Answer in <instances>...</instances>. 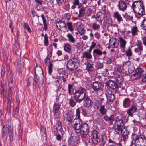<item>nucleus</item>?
Listing matches in <instances>:
<instances>
[{
    "mask_svg": "<svg viewBox=\"0 0 146 146\" xmlns=\"http://www.w3.org/2000/svg\"><path fill=\"white\" fill-rule=\"evenodd\" d=\"M66 29H68L70 31L72 32L74 29L73 27L72 22H66Z\"/></svg>",
    "mask_w": 146,
    "mask_h": 146,
    "instance_id": "f704fd0d",
    "label": "nucleus"
},
{
    "mask_svg": "<svg viewBox=\"0 0 146 146\" xmlns=\"http://www.w3.org/2000/svg\"><path fill=\"white\" fill-rule=\"evenodd\" d=\"M137 45L138 46V48H139V49L141 51L143 50V49L142 46V42L141 41L138 40V43L137 44Z\"/></svg>",
    "mask_w": 146,
    "mask_h": 146,
    "instance_id": "6e6d98bb",
    "label": "nucleus"
},
{
    "mask_svg": "<svg viewBox=\"0 0 146 146\" xmlns=\"http://www.w3.org/2000/svg\"><path fill=\"white\" fill-rule=\"evenodd\" d=\"M124 125V122L122 119H116L113 125V129L116 134H119L121 132Z\"/></svg>",
    "mask_w": 146,
    "mask_h": 146,
    "instance_id": "20e7f679",
    "label": "nucleus"
},
{
    "mask_svg": "<svg viewBox=\"0 0 146 146\" xmlns=\"http://www.w3.org/2000/svg\"><path fill=\"white\" fill-rule=\"evenodd\" d=\"M103 14L104 15V19L105 20H107L110 21L111 20L110 19L111 15L109 11H106V12Z\"/></svg>",
    "mask_w": 146,
    "mask_h": 146,
    "instance_id": "58836bf2",
    "label": "nucleus"
},
{
    "mask_svg": "<svg viewBox=\"0 0 146 146\" xmlns=\"http://www.w3.org/2000/svg\"><path fill=\"white\" fill-rule=\"evenodd\" d=\"M1 77L3 78L5 74V69L4 68L1 69Z\"/></svg>",
    "mask_w": 146,
    "mask_h": 146,
    "instance_id": "680f3d73",
    "label": "nucleus"
},
{
    "mask_svg": "<svg viewBox=\"0 0 146 146\" xmlns=\"http://www.w3.org/2000/svg\"><path fill=\"white\" fill-rule=\"evenodd\" d=\"M105 94L108 100V102H107L108 101L110 102H112L115 99V95L111 92H110V93L108 92V93H106Z\"/></svg>",
    "mask_w": 146,
    "mask_h": 146,
    "instance_id": "5701e85b",
    "label": "nucleus"
},
{
    "mask_svg": "<svg viewBox=\"0 0 146 146\" xmlns=\"http://www.w3.org/2000/svg\"><path fill=\"white\" fill-rule=\"evenodd\" d=\"M142 79V81L143 82H146V72L140 78Z\"/></svg>",
    "mask_w": 146,
    "mask_h": 146,
    "instance_id": "774afa93",
    "label": "nucleus"
},
{
    "mask_svg": "<svg viewBox=\"0 0 146 146\" xmlns=\"http://www.w3.org/2000/svg\"><path fill=\"white\" fill-rule=\"evenodd\" d=\"M76 102L72 98H71L69 100V104L71 107H74L76 104Z\"/></svg>",
    "mask_w": 146,
    "mask_h": 146,
    "instance_id": "79ce46f5",
    "label": "nucleus"
},
{
    "mask_svg": "<svg viewBox=\"0 0 146 146\" xmlns=\"http://www.w3.org/2000/svg\"><path fill=\"white\" fill-rule=\"evenodd\" d=\"M92 142L94 145H97L100 141L99 139V133L96 130H94L92 133Z\"/></svg>",
    "mask_w": 146,
    "mask_h": 146,
    "instance_id": "f8f14e48",
    "label": "nucleus"
},
{
    "mask_svg": "<svg viewBox=\"0 0 146 146\" xmlns=\"http://www.w3.org/2000/svg\"><path fill=\"white\" fill-rule=\"evenodd\" d=\"M64 122L66 123L69 125L72 122V118L68 113H67L64 115Z\"/></svg>",
    "mask_w": 146,
    "mask_h": 146,
    "instance_id": "4be33fe9",
    "label": "nucleus"
},
{
    "mask_svg": "<svg viewBox=\"0 0 146 146\" xmlns=\"http://www.w3.org/2000/svg\"><path fill=\"white\" fill-rule=\"evenodd\" d=\"M106 139L105 137H102L101 139V145H102V146H104V144L106 143Z\"/></svg>",
    "mask_w": 146,
    "mask_h": 146,
    "instance_id": "338daca9",
    "label": "nucleus"
},
{
    "mask_svg": "<svg viewBox=\"0 0 146 146\" xmlns=\"http://www.w3.org/2000/svg\"><path fill=\"white\" fill-rule=\"evenodd\" d=\"M106 85L112 89H115L118 88V85L114 81L109 80L106 83Z\"/></svg>",
    "mask_w": 146,
    "mask_h": 146,
    "instance_id": "dca6fc26",
    "label": "nucleus"
},
{
    "mask_svg": "<svg viewBox=\"0 0 146 146\" xmlns=\"http://www.w3.org/2000/svg\"><path fill=\"white\" fill-rule=\"evenodd\" d=\"M68 40L72 43H74L75 42L76 40L73 35L70 33H68L67 35Z\"/></svg>",
    "mask_w": 146,
    "mask_h": 146,
    "instance_id": "473e14b6",
    "label": "nucleus"
},
{
    "mask_svg": "<svg viewBox=\"0 0 146 146\" xmlns=\"http://www.w3.org/2000/svg\"><path fill=\"white\" fill-rule=\"evenodd\" d=\"M82 122L81 119H75L72 125V127L78 134H80L81 132V129Z\"/></svg>",
    "mask_w": 146,
    "mask_h": 146,
    "instance_id": "423d86ee",
    "label": "nucleus"
},
{
    "mask_svg": "<svg viewBox=\"0 0 146 146\" xmlns=\"http://www.w3.org/2000/svg\"><path fill=\"white\" fill-rule=\"evenodd\" d=\"M120 44L119 47L123 49L122 52H124L125 51V48L127 44V41L121 37L119 38Z\"/></svg>",
    "mask_w": 146,
    "mask_h": 146,
    "instance_id": "aec40b11",
    "label": "nucleus"
},
{
    "mask_svg": "<svg viewBox=\"0 0 146 146\" xmlns=\"http://www.w3.org/2000/svg\"><path fill=\"white\" fill-rule=\"evenodd\" d=\"M132 138L133 140L135 141V144H136V142L138 141L139 138V136L138 137V135L135 134H133L132 135Z\"/></svg>",
    "mask_w": 146,
    "mask_h": 146,
    "instance_id": "864d4df0",
    "label": "nucleus"
},
{
    "mask_svg": "<svg viewBox=\"0 0 146 146\" xmlns=\"http://www.w3.org/2000/svg\"><path fill=\"white\" fill-rule=\"evenodd\" d=\"M141 27L142 29L146 31V19H144L141 25Z\"/></svg>",
    "mask_w": 146,
    "mask_h": 146,
    "instance_id": "09e8293b",
    "label": "nucleus"
},
{
    "mask_svg": "<svg viewBox=\"0 0 146 146\" xmlns=\"http://www.w3.org/2000/svg\"><path fill=\"white\" fill-rule=\"evenodd\" d=\"M97 20L100 23H101L102 21L104 19V15L102 13H101L96 18Z\"/></svg>",
    "mask_w": 146,
    "mask_h": 146,
    "instance_id": "a19ab883",
    "label": "nucleus"
},
{
    "mask_svg": "<svg viewBox=\"0 0 146 146\" xmlns=\"http://www.w3.org/2000/svg\"><path fill=\"white\" fill-rule=\"evenodd\" d=\"M113 17L117 19V21L120 23L123 20V18L121 15L118 11H116L113 13Z\"/></svg>",
    "mask_w": 146,
    "mask_h": 146,
    "instance_id": "cd10ccee",
    "label": "nucleus"
},
{
    "mask_svg": "<svg viewBox=\"0 0 146 146\" xmlns=\"http://www.w3.org/2000/svg\"><path fill=\"white\" fill-rule=\"evenodd\" d=\"M139 31L138 27L137 26H133L131 28V33L132 36H137Z\"/></svg>",
    "mask_w": 146,
    "mask_h": 146,
    "instance_id": "bb28decb",
    "label": "nucleus"
},
{
    "mask_svg": "<svg viewBox=\"0 0 146 146\" xmlns=\"http://www.w3.org/2000/svg\"><path fill=\"white\" fill-rule=\"evenodd\" d=\"M64 17L65 19L69 21L70 19L71 15L70 13L65 14L64 15Z\"/></svg>",
    "mask_w": 146,
    "mask_h": 146,
    "instance_id": "4d7b16f0",
    "label": "nucleus"
},
{
    "mask_svg": "<svg viewBox=\"0 0 146 146\" xmlns=\"http://www.w3.org/2000/svg\"><path fill=\"white\" fill-rule=\"evenodd\" d=\"M125 51L126 55L128 57H130L132 56L133 53L132 50L130 48H128Z\"/></svg>",
    "mask_w": 146,
    "mask_h": 146,
    "instance_id": "c03bdc74",
    "label": "nucleus"
},
{
    "mask_svg": "<svg viewBox=\"0 0 146 146\" xmlns=\"http://www.w3.org/2000/svg\"><path fill=\"white\" fill-rule=\"evenodd\" d=\"M60 80L59 79H57L56 80L55 82V84L56 86V88L58 89H59L61 88L60 87L61 82Z\"/></svg>",
    "mask_w": 146,
    "mask_h": 146,
    "instance_id": "49530a36",
    "label": "nucleus"
},
{
    "mask_svg": "<svg viewBox=\"0 0 146 146\" xmlns=\"http://www.w3.org/2000/svg\"><path fill=\"white\" fill-rule=\"evenodd\" d=\"M117 82L119 84H121L123 80V78L121 76H118L116 79Z\"/></svg>",
    "mask_w": 146,
    "mask_h": 146,
    "instance_id": "37998d69",
    "label": "nucleus"
},
{
    "mask_svg": "<svg viewBox=\"0 0 146 146\" xmlns=\"http://www.w3.org/2000/svg\"><path fill=\"white\" fill-rule=\"evenodd\" d=\"M91 51L90 52L89 50H88V52H85L83 54V57L86 58L87 59H92V57L91 54Z\"/></svg>",
    "mask_w": 146,
    "mask_h": 146,
    "instance_id": "7c9ffc66",
    "label": "nucleus"
},
{
    "mask_svg": "<svg viewBox=\"0 0 146 146\" xmlns=\"http://www.w3.org/2000/svg\"><path fill=\"white\" fill-rule=\"evenodd\" d=\"M18 64V68L20 70H22L23 68V66L22 64H21L19 62L17 63Z\"/></svg>",
    "mask_w": 146,
    "mask_h": 146,
    "instance_id": "69168bd1",
    "label": "nucleus"
},
{
    "mask_svg": "<svg viewBox=\"0 0 146 146\" xmlns=\"http://www.w3.org/2000/svg\"><path fill=\"white\" fill-rule=\"evenodd\" d=\"M129 0H120L118 2L117 6L120 11L124 12L127 7V4H129Z\"/></svg>",
    "mask_w": 146,
    "mask_h": 146,
    "instance_id": "1a4fd4ad",
    "label": "nucleus"
},
{
    "mask_svg": "<svg viewBox=\"0 0 146 146\" xmlns=\"http://www.w3.org/2000/svg\"><path fill=\"white\" fill-rule=\"evenodd\" d=\"M103 85L102 83L98 81H95L93 82L92 88L95 91L101 90L102 88Z\"/></svg>",
    "mask_w": 146,
    "mask_h": 146,
    "instance_id": "4468645a",
    "label": "nucleus"
},
{
    "mask_svg": "<svg viewBox=\"0 0 146 146\" xmlns=\"http://www.w3.org/2000/svg\"><path fill=\"white\" fill-rule=\"evenodd\" d=\"M93 55L95 57L96 55L101 56L102 55V50L98 48L95 49L93 51Z\"/></svg>",
    "mask_w": 146,
    "mask_h": 146,
    "instance_id": "c9c22d12",
    "label": "nucleus"
},
{
    "mask_svg": "<svg viewBox=\"0 0 146 146\" xmlns=\"http://www.w3.org/2000/svg\"><path fill=\"white\" fill-rule=\"evenodd\" d=\"M81 111V108H78L76 110V115L77 117V118L76 119H81L80 116V113Z\"/></svg>",
    "mask_w": 146,
    "mask_h": 146,
    "instance_id": "de8ad7c7",
    "label": "nucleus"
},
{
    "mask_svg": "<svg viewBox=\"0 0 146 146\" xmlns=\"http://www.w3.org/2000/svg\"><path fill=\"white\" fill-rule=\"evenodd\" d=\"M84 29V27L82 25H80L78 26L77 28L78 31L80 35H83L85 33V30Z\"/></svg>",
    "mask_w": 146,
    "mask_h": 146,
    "instance_id": "72a5a7b5",
    "label": "nucleus"
},
{
    "mask_svg": "<svg viewBox=\"0 0 146 146\" xmlns=\"http://www.w3.org/2000/svg\"><path fill=\"white\" fill-rule=\"evenodd\" d=\"M73 87V85L69 84L68 85V92L70 95L71 94V89Z\"/></svg>",
    "mask_w": 146,
    "mask_h": 146,
    "instance_id": "e2e57ef3",
    "label": "nucleus"
},
{
    "mask_svg": "<svg viewBox=\"0 0 146 146\" xmlns=\"http://www.w3.org/2000/svg\"><path fill=\"white\" fill-rule=\"evenodd\" d=\"M78 9H79L78 17L80 18L84 17L86 13L85 8L82 5H81L80 6L78 7Z\"/></svg>",
    "mask_w": 146,
    "mask_h": 146,
    "instance_id": "a211bd4d",
    "label": "nucleus"
},
{
    "mask_svg": "<svg viewBox=\"0 0 146 146\" xmlns=\"http://www.w3.org/2000/svg\"><path fill=\"white\" fill-rule=\"evenodd\" d=\"M135 146H146V137L144 135H140L136 144H135Z\"/></svg>",
    "mask_w": 146,
    "mask_h": 146,
    "instance_id": "ddd939ff",
    "label": "nucleus"
},
{
    "mask_svg": "<svg viewBox=\"0 0 146 146\" xmlns=\"http://www.w3.org/2000/svg\"><path fill=\"white\" fill-rule=\"evenodd\" d=\"M22 132L23 130L22 129L20 128H19V141L20 139L21 140L22 139Z\"/></svg>",
    "mask_w": 146,
    "mask_h": 146,
    "instance_id": "bf43d9fd",
    "label": "nucleus"
},
{
    "mask_svg": "<svg viewBox=\"0 0 146 146\" xmlns=\"http://www.w3.org/2000/svg\"><path fill=\"white\" fill-rule=\"evenodd\" d=\"M123 137V140L125 141L128 138V135L129 134V132L127 131V128L125 126L123 127V129L121 133Z\"/></svg>",
    "mask_w": 146,
    "mask_h": 146,
    "instance_id": "b1692460",
    "label": "nucleus"
},
{
    "mask_svg": "<svg viewBox=\"0 0 146 146\" xmlns=\"http://www.w3.org/2000/svg\"><path fill=\"white\" fill-rule=\"evenodd\" d=\"M8 134L9 138L10 141H13V128H11L10 129H9Z\"/></svg>",
    "mask_w": 146,
    "mask_h": 146,
    "instance_id": "e433bc0d",
    "label": "nucleus"
},
{
    "mask_svg": "<svg viewBox=\"0 0 146 146\" xmlns=\"http://www.w3.org/2000/svg\"><path fill=\"white\" fill-rule=\"evenodd\" d=\"M8 93V101L7 103V112L9 113L10 111L11 104V99L12 96V92L11 90V88H10L9 90Z\"/></svg>",
    "mask_w": 146,
    "mask_h": 146,
    "instance_id": "412c9836",
    "label": "nucleus"
},
{
    "mask_svg": "<svg viewBox=\"0 0 146 146\" xmlns=\"http://www.w3.org/2000/svg\"><path fill=\"white\" fill-rule=\"evenodd\" d=\"M59 119H58L57 120H55L57 122L56 127L57 129H59L60 130H61L62 129V126L61 123Z\"/></svg>",
    "mask_w": 146,
    "mask_h": 146,
    "instance_id": "ea45409f",
    "label": "nucleus"
},
{
    "mask_svg": "<svg viewBox=\"0 0 146 146\" xmlns=\"http://www.w3.org/2000/svg\"><path fill=\"white\" fill-rule=\"evenodd\" d=\"M81 129V132L80 135L81 136L84 138L88 137V134L89 132V125L87 123L82 124Z\"/></svg>",
    "mask_w": 146,
    "mask_h": 146,
    "instance_id": "9d476101",
    "label": "nucleus"
},
{
    "mask_svg": "<svg viewBox=\"0 0 146 146\" xmlns=\"http://www.w3.org/2000/svg\"><path fill=\"white\" fill-rule=\"evenodd\" d=\"M71 141H72V145H77L78 144V141L77 137L76 136H72L71 138Z\"/></svg>",
    "mask_w": 146,
    "mask_h": 146,
    "instance_id": "4c0bfd02",
    "label": "nucleus"
},
{
    "mask_svg": "<svg viewBox=\"0 0 146 146\" xmlns=\"http://www.w3.org/2000/svg\"><path fill=\"white\" fill-rule=\"evenodd\" d=\"M132 7L135 13L141 16L145 14L144 7L141 1H134Z\"/></svg>",
    "mask_w": 146,
    "mask_h": 146,
    "instance_id": "f03ea898",
    "label": "nucleus"
},
{
    "mask_svg": "<svg viewBox=\"0 0 146 146\" xmlns=\"http://www.w3.org/2000/svg\"><path fill=\"white\" fill-rule=\"evenodd\" d=\"M53 65L52 63L50 62L48 67V72L50 75H51L53 72Z\"/></svg>",
    "mask_w": 146,
    "mask_h": 146,
    "instance_id": "3c124183",
    "label": "nucleus"
},
{
    "mask_svg": "<svg viewBox=\"0 0 146 146\" xmlns=\"http://www.w3.org/2000/svg\"><path fill=\"white\" fill-rule=\"evenodd\" d=\"M92 28L95 30L98 29L100 28V25L96 23H94L92 26Z\"/></svg>",
    "mask_w": 146,
    "mask_h": 146,
    "instance_id": "5fc2aeb1",
    "label": "nucleus"
},
{
    "mask_svg": "<svg viewBox=\"0 0 146 146\" xmlns=\"http://www.w3.org/2000/svg\"><path fill=\"white\" fill-rule=\"evenodd\" d=\"M145 72L141 68H138L136 70L135 74L132 76V77L134 80L140 78Z\"/></svg>",
    "mask_w": 146,
    "mask_h": 146,
    "instance_id": "9b49d317",
    "label": "nucleus"
},
{
    "mask_svg": "<svg viewBox=\"0 0 146 146\" xmlns=\"http://www.w3.org/2000/svg\"><path fill=\"white\" fill-rule=\"evenodd\" d=\"M60 105L58 103H55L54 104L53 111L55 120H57L60 118Z\"/></svg>",
    "mask_w": 146,
    "mask_h": 146,
    "instance_id": "0eeeda50",
    "label": "nucleus"
},
{
    "mask_svg": "<svg viewBox=\"0 0 146 146\" xmlns=\"http://www.w3.org/2000/svg\"><path fill=\"white\" fill-rule=\"evenodd\" d=\"M125 65L128 66V69H130L131 67L133 66V64L131 63V62L129 61L126 62L125 63Z\"/></svg>",
    "mask_w": 146,
    "mask_h": 146,
    "instance_id": "052dcab7",
    "label": "nucleus"
},
{
    "mask_svg": "<svg viewBox=\"0 0 146 146\" xmlns=\"http://www.w3.org/2000/svg\"><path fill=\"white\" fill-rule=\"evenodd\" d=\"M103 119L106 121H110V125H112L113 122L116 120L114 116L113 115H111L110 116H108L106 114L104 115Z\"/></svg>",
    "mask_w": 146,
    "mask_h": 146,
    "instance_id": "6ab92c4d",
    "label": "nucleus"
},
{
    "mask_svg": "<svg viewBox=\"0 0 146 146\" xmlns=\"http://www.w3.org/2000/svg\"><path fill=\"white\" fill-rule=\"evenodd\" d=\"M81 108V113L84 116L87 117L90 116L89 114L87 112L86 110L84 108Z\"/></svg>",
    "mask_w": 146,
    "mask_h": 146,
    "instance_id": "8fccbe9b",
    "label": "nucleus"
},
{
    "mask_svg": "<svg viewBox=\"0 0 146 146\" xmlns=\"http://www.w3.org/2000/svg\"><path fill=\"white\" fill-rule=\"evenodd\" d=\"M10 24L9 27L11 29V32L12 33H13V30H14V27H13V22L11 20H10Z\"/></svg>",
    "mask_w": 146,
    "mask_h": 146,
    "instance_id": "0e129e2a",
    "label": "nucleus"
},
{
    "mask_svg": "<svg viewBox=\"0 0 146 146\" xmlns=\"http://www.w3.org/2000/svg\"><path fill=\"white\" fill-rule=\"evenodd\" d=\"M131 105V101L129 98H127L124 99L123 103V106L125 108L129 107Z\"/></svg>",
    "mask_w": 146,
    "mask_h": 146,
    "instance_id": "a878e982",
    "label": "nucleus"
},
{
    "mask_svg": "<svg viewBox=\"0 0 146 146\" xmlns=\"http://www.w3.org/2000/svg\"><path fill=\"white\" fill-rule=\"evenodd\" d=\"M80 62L77 57H73L70 59L67 62V68L70 70H73L75 67L79 64Z\"/></svg>",
    "mask_w": 146,
    "mask_h": 146,
    "instance_id": "39448f33",
    "label": "nucleus"
},
{
    "mask_svg": "<svg viewBox=\"0 0 146 146\" xmlns=\"http://www.w3.org/2000/svg\"><path fill=\"white\" fill-rule=\"evenodd\" d=\"M56 26L58 29L60 31H61L62 28H64L66 29V24L64 21L62 20H59L56 23Z\"/></svg>",
    "mask_w": 146,
    "mask_h": 146,
    "instance_id": "f3484780",
    "label": "nucleus"
},
{
    "mask_svg": "<svg viewBox=\"0 0 146 146\" xmlns=\"http://www.w3.org/2000/svg\"><path fill=\"white\" fill-rule=\"evenodd\" d=\"M64 49L66 52L69 53H71L72 48L70 44L68 43L64 44Z\"/></svg>",
    "mask_w": 146,
    "mask_h": 146,
    "instance_id": "c756f323",
    "label": "nucleus"
},
{
    "mask_svg": "<svg viewBox=\"0 0 146 146\" xmlns=\"http://www.w3.org/2000/svg\"><path fill=\"white\" fill-rule=\"evenodd\" d=\"M137 105L136 103H133L132 104L131 107L127 110V113L128 115V117H133L134 114L137 111Z\"/></svg>",
    "mask_w": 146,
    "mask_h": 146,
    "instance_id": "6e6552de",
    "label": "nucleus"
},
{
    "mask_svg": "<svg viewBox=\"0 0 146 146\" xmlns=\"http://www.w3.org/2000/svg\"><path fill=\"white\" fill-rule=\"evenodd\" d=\"M81 5H82L80 3L79 0H73V4L71 7V8L73 10H74L76 8V6H80Z\"/></svg>",
    "mask_w": 146,
    "mask_h": 146,
    "instance_id": "2f4dec72",
    "label": "nucleus"
},
{
    "mask_svg": "<svg viewBox=\"0 0 146 146\" xmlns=\"http://www.w3.org/2000/svg\"><path fill=\"white\" fill-rule=\"evenodd\" d=\"M84 64L86 65V70L88 72L89 74L92 73L94 69L92 66V65L88 61L86 62Z\"/></svg>",
    "mask_w": 146,
    "mask_h": 146,
    "instance_id": "393cba45",
    "label": "nucleus"
},
{
    "mask_svg": "<svg viewBox=\"0 0 146 146\" xmlns=\"http://www.w3.org/2000/svg\"><path fill=\"white\" fill-rule=\"evenodd\" d=\"M73 95L74 98L76 102L80 103L83 101L84 106L87 107L92 105V101L87 94L86 90L84 88L80 87L75 90Z\"/></svg>",
    "mask_w": 146,
    "mask_h": 146,
    "instance_id": "f257e3e1",
    "label": "nucleus"
},
{
    "mask_svg": "<svg viewBox=\"0 0 146 146\" xmlns=\"http://www.w3.org/2000/svg\"><path fill=\"white\" fill-rule=\"evenodd\" d=\"M24 27L25 29L27 30L29 32L31 33V30L27 23L25 22L24 23Z\"/></svg>",
    "mask_w": 146,
    "mask_h": 146,
    "instance_id": "603ef678",
    "label": "nucleus"
},
{
    "mask_svg": "<svg viewBox=\"0 0 146 146\" xmlns=\"http://www.w3.org/2000/svg\"><path fill=\"white\" fill-rule=\"evenodd\" d=\"M35 80L38 85H41L43 82V75L42 69L41 67L37 66L35 69Z\"/></svg>",
    "mask_w": 146,
    "mask_h": 146,
    "instance_id": "7ed1b4c3",
    "label": "nucleus"
},
{
    "mask_svg": "<svg viewBox=\"0 0 146 146\" xmlns=\"http://www.w3.org/2000/svg\"><path fill=\"white\" fill-rule=\"evenodd\" d=\"M96 45V43L94 41L92 42V44L90 46L89 49L90 52L92 51V50L95 47Z\"/></svg>",
    "mask_w": 146,
    "mask_h": 146,
    "instance_id": "13d9d810",
    "label": "nucleus"
},
{
    "mask_svg": "<svg viewBox=\"0 0 146 146\" xmlns=\"http://www.w3.org/2000/svg\"><path fill=\"white\" fill-rule=\"evenodd\" d=\"M97 109H99L100 112L102 115H106L107 110L105 108L104 105H101L99 109L97 107Z\"/></svg>",
    "mask_w": 146,
    "mask_h": 146,
    "instance_id": "c85d7f7f",
    "label": "nucleus"
},
{
    "mask_svg": "<svg viewBox=\"0 0 146 146\" xmlns=\"http://www.w3.org/2000/svg\"><path fill=\"white\" fill-rule=\"evenodd\" d=\"M109 44L111 45L113 48H117L119 46V41L118 39L114 37H112L110 39Z\"/></svg>",
    "mask_w": 146,
    "mask_h": 146,
    "instance_id": "2eb2a0df",
    "label": "nucleus"
},
{
    "mask_svg": "<svg viewBox=\"0 0 146 146\" xmlns=\"http://www.w3.org/2000/svg\"><path fill=\"white\" fill-rule=\"evenodd\" d=\"M44 42L45 46H48V39L46 34H45L44 35Z\"/></svg>",
    "mask_w": 146,
    "mask_h": 146,
    "instance_id": "a18cd8bd",
    "label": "nucleus"
}]
</instances>
